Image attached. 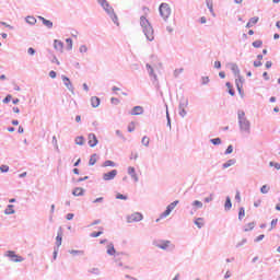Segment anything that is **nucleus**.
Instances as JSON below:
<instances>
[{"instance_id":"nucleus-28","label":"nucleus","mask_w":280,"mask_h":280,"mask_svg":"<svg viewBox=\"0 0 280 280\" xmlns=\"http://www.w3.org/2000/svg\"><path fill=\"white\" fill-rule=\"evenodd\" d=\"M115 162L107 160L103 163V167H115Z\"/></svg>"},{"instance_id":"nucleus-56","label":"nucleus","mask_w":280,"mask_h":280,"mask_svg":"<svg viewBox=\"0 0 280 280\" xmlns=\"http://www.w3.org/2000/svg\"><path fill=\"white\" fill-rule=\"evenodd\" d=\"M49 77L54 80L56 78V71L51 70Z\"/></svg>"},{"instance_id":"nucleus-24","label":"nucleus","mask_w":280,"mask_h":280,"mask_svg":"<svg viewBox=\"0 0 280 280\" xmlns=\"http://www.w3.org/2000/svg\"><path fill=\"white\" fill-rule=\"evenodd\" d=\"M207 8L209 9V11L211 12V14L213 16H215V13L213 12V1L212 0H208L207 1Z\"/></svg>"},{"instance_id":"nucleus-15","label":"nucleus","mask_w":280,"mask_h":280,"mask_svg":"<svg viewBox=\"0 0 280 280\" xmlns=\"http://www.w3.org/2000/svg\"><path fill=\"white\" fill-rule=\"evenodd\" d=\"M73 196H84V188L82 187H77L72 191Z\"/></svg>"},{"instance_id":"nucleus-44","label":"nucleus","mask_w":280,"mask_h":280,"mask_svg":"<svg viewBox=\"0 0 280 280\" xmlns=\"http://www.w3.org/2000/svg\"><path fill=\"white\" fill-rule=\"evenodd\" d=\"M116 198H117V200H128V197L122 194H117Z\"/></svg>"},{"instance_id":"nucleus-18","label":"nucleus","mask_w":280,"mask_h":280,"mask_svg":"<svg viewBox=\"0 0 280 280\" xmlns=\"http://www.w3.org/2000/svg\"><path fill=\"white\" fill-rule=\"evenodd\" d=\"M56 245L58 247L62 246V232H58L57 237H56Z\"/></svg>"},{"instance_id":"nucleus-58","label":"nucleus","mask_w":280,"mask_h":280,"mask_svg":"<svg viewBox=\"0 0 280 280\" xmlns=\"http://www.w3.org/2000/svg\"><path fill=\"white\" fill-rule=\"evenodd\" d=\"M70 254L71 255H82V252H80V250H71Z\"/></svg>"},{"instance_id":"nucleus-31","label":"nucleus","mask_w":280,"mask_h":280,"mask_svg":"<svg viewBox=\"0 0 280 280\" xmlns=\"http://www.w3.org/2000/svg\"><path fill=\"white\" fill-rule=\"evenodd\" d=\"M104 233V228H100L98 232H93L91 234V237H100V235H102Z\"/></svg>"},{"instance_id":"nucleus-4","label":"nucleus","mask_w":280,"mask_h":280,"mask_svg":"<svg viewBox=\"0 0 280 280\" xmlns=\"http://www.w3.org/2000/svg\"><path fill=\"white\" fill-rule=\"evenodd\" d=\"M143 220V214L141 212H133L127 217V222H141Z\"/></svg>"},{"instance_id":"nucleus-47","label":"nucleus","mask_w":280,"mask_h":280,"mask_svg":"<svg viewBox=\"0 0 280 280\" xmlns=\"http://www.w3.org/2000/svg\"><path fill=\"white\" fill-rule=\"evenodd\" d=\"M249 22H250V24H253V25H257V23L259 22V18H252V19L249 20Z\"/></svg>"},{"instance_id":"nucleus-12","label":"nucleus","mask_w":280,"mask_h":280,"mask_svg":"<svg viewBox=\"0 0 280 280\" xmlns=\"http://www.w3.org/2000/svg\"><path fill=\"white\" fill-rule=\"evenodd\" d=\"M54 48L57 51H60L62 54L63 49H65V44L61 40L55 39L54 40Z\"/></svg>"},{"instance_id":"nucleus-13","label":"nucleus","mask_w":280,"mask_h":280,"mask_svg":"<svg viewBox=\"0 0 280 280\" xmlns=\"http://www.w3.org/2000/svg\"><path fill=\"white\" fill-rule=\"evenodd\" d=\"M39 21H42L43 25H45V27H48V30H51L54 27V22L43 18V16H38Z\"/></svg>"},{"instance_id":"nucleus-48","label":"nucleus","mask_w":280,"mask_h":280,"mask_svg":"<svg viewBox=\"0 0 280 280\" xmlns=\"http://www.w3.org/2000/svg\"><path fill=\"white\" fill-rule=\"evenodd\" d=\"M270 167H275L276 170H280V164L279 163H273V162H270Z\"/></svg>"},{"instance_id":"nucleus-52","label":"nucleus","mask_w":280,"mask_h":280,"mask_svg":"<svg viewBox=\"0 0 280 280\" xmlns=\"http://www.w3.org/2000/svg\"><path fill=\"white\" fill-rule=\"evenodd\" d=\"M97 202H104V197H98L93 201L94 205Z\"/></svg>"},{"instance_id":"nucleus-64","label":"nucleus","mask_w":280,"mask_h":280,"mask_svg":"<svg viewBox=\"0 0 280 280\" xmlns=\"http://www.w3.org/2000/svg\"><path fill=\"white\" fill-rule=\"evenodd\" d=\"M179 73H183V69L175 70V75H178Z\"/></svg>"},{"instance_id":"nucleus-50","label":"nucleus","mask_w":280,"mask_h":280,"mask_svg":"<svg viewBox=\"0 0 280 280\" xmlns=\"http://www.w3.org/2000/svg\"><path fill=\"white\" fill-rule=\"evenodd\" d=\"M235 200H237V202H242V196L240 195V191L236 192Z\"/></svg>"},{"instance_id":"nucleus-16","label":"nucleus","mask_w":280,"mask_h":280,"mask_svg":"<svg viewBox=\"0 0 280 280\" xmlns=\"http://www.w3.org/2000/svg\"><path fill=\"white\" fill-rule=\"evenodd\" d=\"M91 104H92V107H93V108H97V106H100V97L93 96V97L91 98Z\"/></svg>"},{"instance_id":"nucleus-17","label":"nucleus","mask_w":280,"mask_h":280,"mask_svg":"<svg viewBox=\"0 0 280 280\" xmlns=\"http://www.w3.org/2000/svg\"><path fill=\"white\" fill-rule=\"evenodd\" d=\"M195 224H196V226H197L198 229H202V226H205V219H202V218H197V219L195 220Z\"/></svg>"},{"instance_id":"nucleus-51","label":"nucleus","mask_w":280,"mask_h":280,"mask_svg":"<svg viewBox=\"0 0 280 280\" xmlns=\"http://www.w3.org/2000/svg\"><path fill=\"white\" fill-rule=\"evenodd\" d=\"M202 84H209V77H203L201 79Z\"/></svg>"},{"instance_id":"nucleus-25","label":"nucleus","mask_w":280,"mask_h":280,"mask_svg":"<svg viewBox=\"0 0 280 280\" xmlns=\"http://www.w3.org/2000/svg\"><path fill=\"white\" fill-rule=\"evenodd\" d=\"M75 144L77 145H84V137L79 136L75 138Z\"/></svg>"},{"instance_id":"nucleus-14","label":"nucleus","mask_w":280,"mask_h":280,"mask_svg":"<svg viewBox=\"0 0 280 280\" xmlns=\"http://www.w3.org/2000/svg\"><path fill=\"white\" fill-rule=\"evenodd\" d=\"M131 115H143V107L135 106L131 110Z\"/></svg>"},{"instance_id":"nucleus-38","label":"nucleus","mask_w":280,"mask_h":280,"mask_svg":"<svg viewBox=\"0 0 280 280\" xmlns=\"http://www.w3.org/2000/svg\"><path fill=\"white\" fill-rule=\"evenodd\" d=\"M66 43L68 45V49H73V40L71 38H67Z\"/></svg>"},{"instance_id":"nucleus-36","label":"nucleus","mask_w":280,"mask_h":280,"mask_svg":"<svg viewBox=\"0 0 280 280\" xmlns=\"http://www.w3.org/2000/svg\"><path fill=\"white\" fill-rule=\"evenodd\" d=\"M192 207H196L197 209H202V201L195 200L192 202Z\"/></svg>"},{"instance_id":"nucleus-1","label":"nucleus","mask_w":280,"mask_h":280,"mask_svg":"<svg viewBox=\"0 0 280 280\" xmlns=\"http://www.w3.org/2000/svg\"><path fill=\"white\" fill-rule=\"evenodd\" d=\"M140 25L142 27V32L144 36L149 40H154V28L152 27V24H150V21L145 16L140 18Z\"/></svg>"},{"instance_id":"nucleus-63","label":"nucleus","mask_w":280,"mask_h":280,"mask_svg":"<svg viewBox=\"0 0 280 280\" xmlns=\"http://www.w3.org/2000/svg\"><path fill=\"white\" fill-rule=\"evenodd\" d=\"M262 78H265V80H270V77H268V72H264Z\"/></svg>"},{"instance_id":"nucleus-49","label":"nucleus","mask_w":280,"mask_h":280,"mask_svg":"<svg viewBox=\"0 0 280 280\" xmlns=\"http://www.w3.org/2000/svg\"><path fill=\"white\" fill-rule=\"evenodd\" d=\"M232 153H233V145H229L225 151V154H232Z\"/></svg>"},{"instance_id":"nucleus-39","label":"nucleus","mask_w":280,"mask_h":280,"mask_svg":"<svg viewBox=\"0 0 280 280\" xmlns=\"http://www.w3.org/2000/svg\"><path fill=\"white\" fill-rule=\"evenodd\" d=\"M147 69L149 71L150 75H153L154 78H156V74H154V69L152 68V66L147 65Z\"/></svg>"},{"instance_id":"nucleus-43","label":"nucleus","mask_w":280,"mask_h":280,"mask_svg":"<svg viewBox=\"0 0 280 280\" xmlns=\"http://www.w3.org/2000/svg\"><path fill=\"white\" fill-rule=\"evenodd\" d=\"M0 172H2V173L10 172V166H8V165H1V166H0Z\"/></svg>"},{"instance_id":"nucleus-26","label":"nucleus","mask_w":280,"mask_h":280,"mask_svg":"<svg viewBox=\"0 0 280 280\" xmlns=\"http://www.w3.org/2000/svg\"><path fill=\"white\" fill-rule=\"evenodd\" d=\"M26 23H28V25H36V18L27 16L26 18Z\"/></svg>"},{"instance_id":"nucleus-46","label":"nucleus","mask_w":280,"mask_h":280,"mask_svg":"<svg viewBox=\"0 0 280 280\" xmlns=\"http://www.w3.org/2000/svg\"><path fill=\"white\" fill-rule=\"evenodd\" d=\"M12 101V95H7L5 98L3 100V104H9Z\"/></svg>"},{"instance_id":"nucleus-41","label":"nucleus","mask_w":280,"mask_h":280,"mask_svg":"<svg viewBox=\"0 0 280 280\" xmlns=\"http://www.w3.org/2000/svg\"><path fill=\"white\" fill-rule=\"evenodd\" d=\"M135 121H131L130 125L128 126V132H135Z\"/></svg>"},{"instance_id":"nucleus-8","label":"nucleus","mask_w":280,"mask_h":280,"mask_svg":"<svg viewBox=\"0 0 280 280\" xmlns=\"http://www.w3.org/2000/svg\"><path fill=\"white\" fill-rule=\"evenodd\" d=\"M61 80H62L65 86L68 89V91L73 93V84L71 83V80L66 75H62Z\"/></svg>"},{"instance_id":"nucleus-19","label":"nucleus","mask_w":280,"mask_h":280,"mask_svg":"<svg viewBox=\"0 0 280 280\" xmlns=\"http://www.w3.org/2000/svg\"><path fill=\"white\" fill-rule=\"evenodd\" d=\"M128 174L135 178V180H139V177H137V173H135V167L129 166L128 167Z\"/></svg>"},{"instance_id":"nucleus-40","label":"nucleus","mask_w":280,"mask_h":280,"mask_svg":"<svg viewBox=\"0 0 280 280\" xmlns=\"http://www.w3.org/2000/svg\"><path fill=\"white\" fill-rule=\"evenodd\" d=\"M260 191L262 194H268V191H270V187H268V185H264L261 188H260Z\"/></svg>"},{"instance_id":"nucleus-54","label":"nucleus","mask_w":280,"mask_h":280,"mask_svg":"<svg viewBox=\"0 0 280 280\" xmlns=\"http://www.w3.org/2000/svg\"><path fill=\"white\" fill-rule=\"evenodd\" d=\"M265 235L260 234L259 236L256 237L255 242H261L264 240Z\"/></svg>"},{"instance_id":"nucleus-61","label":"nucleus","mask_w":280,"mask_h":280,"mask_svg":"<svg viewBox=\"0 0 280 280\" xmlns=\"http://www.w3.org/2000/svg\"><path fill=\"white\" fill-rule=\"evenodd\" d=\"M112 103L113 104H119V98L112 97Z\"/></svg>"},{"instance_id":"nucleus-9","label":"nucleus","mask_w":280,"mask_h":280,"mask_svg":"<svg viewBox=\"0 0 280 280\" xmlns=\"http://www.w3.org/2000/svg\"><path fill=\"white\" fill-rule=\"evenodd\" d=\"M115 176H117V170L103 174V180H114Z\"/></svg>"},{"instance_id":"nucleus-23","label":"nucleus","mask_w":280,"mask_h":280,"mask_svg":"<svg viewBox=\"0 0 280 280\" xmlns=\"http://www.w3.org/2000/svg\"><path fill=\"white\" fill-rule=\"evenodd\" d=\"M97 163V154H92L89 161V165H95Z\"/></svg>"},{"instance_id":"nucleus-5","label":"nucleus","mask_w":280,"mask_h":280,"mask_svg":"<svg viewBox=\"0 0 280 280\" xmlns=\"http://www.w3.org/2000/svg\"><path fill=\"white\" fill-rule=\"evenodd\" d=\"M178 200L173 201L171 205H168L166 207V210L160 215L161 219L163 218H167V215H170V213H172V211H174V209H176V206L178 205Z\"/></svg>"},{"instance_id":"nucleus-6","label":"nucleus","mask_w":280,"mask_h":280,"mask_svg":"<svg viewBox=\"0 0 280 280\" xmlns=\"http://www.w3.org/2000/svg\"><path fill=\"white\" fill-rule=\"evenodd\" d=\"M88 143H89L90 148H95V145H97V143H100V141L97 140V136H95V133H89Z\"/></svg>"},{"instance_id":"nucleus-34","label":"nucleus","mask_w":280,"mask_h":280,"mask_svg":"<svg viewBox=\"0 0 280 280\" xmlns=\"http://www.w3.org/2000/svg\"><path fill=\"white\" fill-rule=\"evenodd\" d=\"M110 19L116 25H119V19L117 18V14L112 13Z\"/></svg>"},{"instance_id":"nucleus-29","label":"nucleus","mask_w":280,"mask_h":280,"mask_svg":"<svg viewBox=\"0 0 280 280\" xmlns=\"http://www.w3.org/2000/svg\"><path fill=\"white\" fill-rule=\"evenodd\" d=\"M225 86L228 88L230 95H235V91L233 90V85H231V82H228Z\"/></svg>"},{"instance_id":"nucleus-22","label":"nucleus","mask_w":280,"mask_h":280,"mask_svg":"<svg viewBox=\"0 0 280 280\" xmlns=\"http://www.w3.org/2000/svg\"><path fill=\"white\" fill-rule=\"evenodd\" d=\"M232 207H233V203H231V197H226L225 205H224L225 211H230Z\"/></svg>"},{"instance_id":"nucleus-59","label":"nucleus","mask_w":280,"mask_h":280,"mask_svg":"<svg viewBox=\"0 0 280 280\" xmlns=\"http://www.w3.org/2000/svg\"><path fill=\"white\" fill-rule=\"evenodd\" d=\"M232 71L236 72V73H240V70L237 69V66L236 65H233L232 66Z\"/></svg>"},{"instance_id":"nucleus-7","label":"nucleus","mask_w":280,"mask_h":280,"mask_svg":"<svg viewBox=\"0 0 280 280\" xmlns=\"http://www.w3.org/2000/svg\"><path fill=\"white\" fill-rule=\"evenodd\" d=\"M7 257H10L11 261H14L15 264L23 261V257L16 255L14 252H8Z\"/></svg>"},{"instance_id":"nucleus-33","label":"nucleus","mask_w":280,"mask_h":280,"mask_svg":"<svg viewBox=\"0 0 280 280\" xmlns=\"http://www.w3.org/2000/svg\"><path fill=\"white\" fill-rule=\"evenodd\" d=\"M107 254L108 255H115V246L108 245L107 246Z\"/></svg>"},{"instance_id":"nucleus-32","label":"nucleus","mask_w":280,"mask_h":280,"mask_svg":"<svg viewBox=\"0 0 280 280\" xmlns=\"http://www.w3.org/2000/svg\"><path fill=\"white\" fill-rule=\"evenodd\" d=\"M255 229V222H250L245 226V232L253 231Z\"/></svg>"},{"instance_id":"nucleus-62","label":"nucleus","mask_w":280,"mask_h":280,"mask_svg":"<svg viewBox=\"0 0 280 280\" xmlns=\"http://www.w3.org/2000/svg\"><path fill=\"white\" fill-rule=\"evenodd\" d=\"M261 61H254V67H261Z\"/></svg>"},{"instance_id":"nucleus-3","label":"nucleus","mask_w":280,"mask_h":280,"mask_svg":"<svg viewBox=\"0 0 280 280\" xmlns=\"http://www.w3.org/2000/svg\"><path fill=\"white\" fill-rule=\"evenodd\" d=\"M160 14L162 18L164 19H170L171 14H172V9L170 8V4L167 3H162L160 5Z\"/></svg>"},{"instance_id":"nucleus-53","label":"nucleus","mask_w":280,"mask_h":280,"mask_svg":"<svg viewBox=\"0 0 280 280\" xmlns=\"http://www.w3.org/2000/svg\"><path fill=\"white\" fill-rule=\"evenodd\" d=\"M28 54H30V56H34L35 54H36V50H34V48H28Z\"/></svg>"},{"instance_id":"nucleus-11","label":"nucleus","mask_w":280,"mask_h":280,"mask_svg":"<svg viewBox=\"0 0 280 280\" xmlns=\"http://www.w3.org/2000/svg\"><path fill=\"white\" fill-rule=\"evenodd\" d=\"M97 1L102 5V8H104V10L107 11L108 14L113 12V7H110V4H108L106 0H97Z\"/></svg>"},{"instance_id":"nucleus-10","label":"nucleus","mask_w":280,"mask_h":280,"mask_svg":"<svg viewBox=\"0 0 280 280\" xmlns=\"http://www.w3.org/2000/svg\"><path fill=\"white\" fill-rule=\"evenodd\" d=\"M158 248H161L162 250H167V248H170V246H172V242L170 241H160L156 244Z\"/></svg>"},{"instance_id":"nucleus-30","label":"nucleus","mask_w":280,"mask_h":280,"mask_svg":"<svg viewBox=\"0 0 280 280\" xmlns=\"http://www.w3.org/2000/svg\"><path fill=\"white\" fill-rule=\"evenodd\" d=\"M262 45L264 42H261V39L253 42V47H255L256 49H259V47H261Z\"/></svg>"},{"instance_id":"nucleus-27","label":"nucleus","mask_w":280,"mask_h":280,"mask_svg":"<svg viewBox=\"0 0 280 280\" xmlns=\"http://www.w3.org/2000/svg\"><path fill=\"white\" fill-rule=\"evenodd\" d=\"M232 165H235V160H229L223 164V170H226L228 167H231Z\"/></svg>"},{"instance_id":"nucleus-21","label":"nucleus","mask_w":280,"mask_h":280,"mask_svg":"<svg viewBox=\"0 0 280 280\" xmlns=\"http://www.w3.org/2000/svg\"><path fill=\"white\" fill-rule=\"evenodd\" d=\"M243 82H244V81H242V77H238V79H236V81H235L237 91H238L240 93L242 92Z\"/></svg>"},{"instance_id":"nucleus-60","label":"nucleus","mask_w":280,"mask_h":280,"mask_svg":"<svg viewBox=\"0 0 280 280\" xmlns=\"http://www.w3.org/2000/svg\"><path fill=\"white\" fill-rule=\"evenodd\" d=\"M73 215H74L73 213H68L66 218L67 220H73Z\"/></svg>"},{"instance_id":"nucleus-20","label":"nucleus","mask_w":280,"mask_h":280,"mask_svg":"<svg viewBox=\"0 0 280 280\" xmlns=\"http://www.w3.org/2000/svg\"><path fill=\"white\" fill-rule=\"evenodd\" d=\"M5 215H12L14 213V205H9L8 208L4 210Z\"/></svg>"},{"instance_id":"nucleus-57","label":"nucleus","mask_w":280,"mask_h":280,"mask_svg":"<svg viewBox=\"0 0 280 280\" xmlns=\"http://www.w3.org/2000/svg\"><path fill=\"white\" fill-rule=\"evenodd\" d=\"M215 69H220L222 67V63L220 61L214 62Z\"/></svg>"},{"instance_id":"nucleus-55","label":"nucleus","mask_w":280,"mask_h":280,"mask_svg":"<svg viewBox=\"0 0 280 280\" xmlns=\"http://www.w3.org/2000/svg\"><path fill=\"white\" fill-rule=\"evenodd\" d=\"M266 69H270L272 67V61H267L265 63Z\"/></svg>"},{"instance_id":"nucleus-2","label":"nucleus","mask_w":280,"mask_h":280,"mask_svg":"<svg viewBox=\"0 0 280 280\" xmlns=\"http://www.w3.org/2000/svg\"><path fill=\"white\" fill-rule=\"evenodd\" d=\"M238 124L243 132H250V121L246 119V114L244 112L238 113Z\"/></svg>"},{"instance_id":"nucleus-42","label":"nucleus","mask_w":280,"mask_h":280,"mask_svg":"<svg viewBox=\"0 0 280 280\" xmlns=\"http://www.w3.org/2000/svg\"><path fill=\"white\" fill-rule=\"evenodd\" d=\"M142 144H144L145 147H149L150 145V138L143 137L142 138Z\"/></svg>"},{"instance_id":"nucleus-37","label":"nucleus","mask_w":280,"mask_h":280,"mask_svg":"<svg viewBox=\"0 0 280 280\" xmlns=\"http://www.w3.org/2000/svg\"><path fill=\"white\" fill-rule=\"evenodd\" d=\"M213 145H220L222 143V140L220 138H214L210 140Z\"/></svg>"},{"instance_id":"nucleus-45","label":"nucleus","mask_w":280,"mask_h":280,"mask_svg":"<svg viewBox=\"0 0 280 280\" xmlns=\"http://www.w3.org/2000/svg\"><path fill=\"white\" fill-rule=\"evenodd\" d=\"M279 222V219H273L272 221H271V229H270V231H272V229H276L277 228V223Z\"/></svg>"},{"instance_id":"nucleus-35","label":"nucleus","mask_w":280,"mask_h":280,"mask_svg":"<svg viewBox=\"0 0 280 280\" xmlns=\"http://www.w3.org/2000/svg\"><path fill=\"white\" fill-rule=\"evenodd\" d=\"M245 215H246V210H244V208H240L238 220H242V218H244Z\"/></svg>"}]
</instances>
